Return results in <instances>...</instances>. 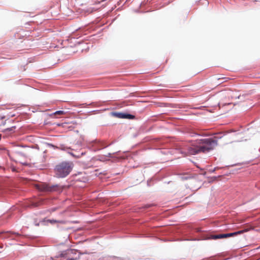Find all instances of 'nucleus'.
Wrapping results in <instances>:
<instances>
[{"mask_svg":"<svg viewBox=\"0 0 260 260\" xmlns=\"http://www.w3.org/2000/svg\"><path fill=\"white\" fill-rule=\"evenodd\" d=\"M36 187L42 191L53 192L59 189L58 185H50L46 183H41L36 185Z\"/></svg>","mask_w":260,"mask_h":260,"instance_id":"3","label":"nucleus"},{"mask_svg":"<svg viewBox=\"0 0 260 260\" xmlns=\"http://www.w3.org/2000/svg\"><path fill=\"white\" fill-rule=\"evenodd\" d=\"M6 237H7V236H4V238H6Z\"/></svg>","mask_w":260,"mask_h":260,"instance_id":"12","label":"nucleus"},{"mask_svg":"<svg viewBox=\"0 0 260 260\" xmlns=\"http://www.w3.org/2000/svg\"><path fill=\"white\" fill-rule=\"evenodd\" d=\"M64 114H65V112L63 111H57L55 112H54L53 114V115L55 116V115H63Z\"/></svg>","mask_w":260,"mask_h":260,"instance_id":"9","label":"nucleus"},{"mask_svg":"<svg viewBox=\"0 0 260 260\" xmlns=\"http://www.w3.org/2000/svg\"><path fill=\"white\" fill-rule=\"evenodd\" d=\"M197 145H193L190 147H187L184 148L182 152L185 155H194L200 152H208L217 145V141L212 139L207 138L201 139L197 142Z\"/></svg>","mask_w":260,"mask_h":260,"instance_id":"1","label":"nucleus"},{"mask_svg":"<svg viewBox=\"0 0 260 260\" xmlns=\"http://www.w3.org/2000/svg\"><path fill=\"white\" fill-rule=\"evenodd\" d=\"M72 251L73 250H68L67 251L61 252L58 254L56 255L54 257H51V258L52 260H68L67 255L70 252Z\"/></svg>","mask_w":260,"mask_h":260,"instance_id":"4","label":"nucleus"},{"mask_svg":"<svg viewBox=\"0 0 260 260\" xmlns=\"http://www.w3.org/2000/svg\"><path fill=\"white\" fill-rule=\"evenodd\" d=\"M5 234L7 235H9V234H14V233H11L10 232H7L5 233Z\"/></svg>","mask_w":260,"mask_h":260,"instance_id":"10","label":"nucleus"},{"mask_svg":"<svg viewBox=\"0 0 260 260\" xmlns=\"http://www.w3.org/2000/svg\"><path fill=\"white\" fill-rule=\"evenodd\" d=\"M233 236L232 233L228 234H222L218 235H210L207 236L206 239H214L226 238Z\"/></svg>","mask_w":260,"mask_h":260,"instance_id":"5","label":"nucleus"},{"mask_svg":"<svg viewBox=\"0 0 260 260\" xmlns=\"http://www.w3.org/2000/svg\"><path fill=\"white\" fill-rule=\"evenodd\" d=\"M12 128H8V129L9 131H11V130H12Z\"/></svg>","mask_w":260,"mask_h":260,"instance_id":"11","label":"nucleus"},{"mask_svg":"<svg viewBox=\"0 0 260 260\" xmlns=\"http://www.w3.org/2000/svg\"><path fill=\"white\" fill-rule=\"evenodd\" d=\"M73 164L71 162H62L56 165L54 168L55 175L58 178H64L71 172Z\"/></svg>","mask_w":260,"mask_h":260,"instance_id":"2","label":"nucleus"},{"mask_svg":"<svg viewBox=\"0 0 260 260\" xmlns=\"http://www.w3.org/2000/svg\"><path fill=\"white\" fill-rule=\"evenodd\" d=\"M118 117L122 118H133L134 117V116L131 115V114H125L123 113H119L118 114Z\"/></svg>","mask_w":260,"mask_h":260,"instance_id":"6","label":"nucleus"},{"mask_svg":"<svg viewBox=\"0 0 260 260\" xmlns=\"http://www.w3.org/2000/svg\"><path fill=\"white\" fill-rule=\"evenodd\" d=\"M252 229L253 228H250V229H244L243 230H241V231H239L238 232L232 233L233 236H236V235H239V234H243V233H244L245 232H247L248 231H249L250 229Z\"/></svg>","mask_w":260,"mask_h":260,"instance_id":"7","label":"nucleus"},{"mask_svg":"<svg viewBox=\"0 0 260 260\" xmlns=\"http://www.w3.org/2000/svg\"><path fill=\"white\" fill-rule=\"evenodd\" d=\"M47 222H50L51 224H54L55 223H63L64 222L63 221H58L56 220H48Z\"/></svg>","mask_w":260,"mask_h":260,"instance_id":"8","label":"nucleus"}]
</instances>
